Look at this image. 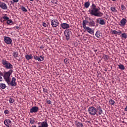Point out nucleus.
Segmentation results:
<instances>
[{"label":"nucleus","instance_id":"48","mask_svg":"<svg viewBox=\"0 0 127 127\" xmlns=\"http://www.w3.org/2000/svg\"><path fill=\"white\" fill-rule=\"evenodd\" d=\"M121 33H122V31H121L120 30H119V31L118 32V34H119V35H120V34H121Z\"/></svg>","mask_w":127,"mask_h":127},{"label":"nucleus","instance_id":"11","mask_svg":"<svg viewBox=\"0 0 127 127\" xmlns=\"http://www.w3.org/2000/svg\"><path fill=\"white\" fill-rule=\"evenodd\" d=\"M38 112V107L36 106L32 107L30 110V113L33 114V113H37Z\"/></svg>","mask_w":127,"mask_h":127},{"label":"nucleus","instance_id":"33","mask_svg":"<svg viewBox=\"0 0 127 127\" xmlns=\"http://www.w3.org/2000/svg\"><path fill=\"white\" fill-rule=\"evenodd\" d=\"M6 23H7V24H12V23H13V22L12 21V20L8 19L7 20Z\"/></svg>","mask_w":127,"mask_h":127},{"label":"nucleus","instance_id":"27","mask_svg":"<svg viewBox=\"0 0 127 127\" xmlns=\"http://www.w3.org/2000/svg\"><path fill=\"white\" fill-rule=\"evenodd\" d=\"M13 56L14 58H17V57H18V53L17 52H14Z\"/></svg>","mask_w":127,"mask_h":127},{"label":"nucleus","instance_id":"24","mask_svg":"<svg viewBox=\"0 0 127 127\" xmlns=\"http://www.w3.org/2000/svg\"><path fill=\"white\" fill-rule=\"evenodd\" d=\"M20 7H21V9L22 10V11H24V12H27V9L25 8V7L22 5H20Z\"/></svg>","mask_w":127,"mask_h":127},{"label":"nucleus","instance_id":"50","mask_svg":"<svg viewBox=\"0 0 127 127\" xmlns=\"http://www.w3.org/2000/svg\"><path fill=\"white\" fill-rule=\"evenodd\" d=\"M40 49H42V48H43V46H41L40 47Z\"/></svg>","mask_w":127,"mask_h":127},{"label":"nucleus","instance_id":"38","mask_svg":"<svg viewBox=\"0 0 127 127\" xmlns=\"http://www.w3.org/2000/svg\"><path fill=\"white\" fill-rule=\"evenodd\" d=\"M4 113L5 115H8L9 114V111L7 110L4 111Z\"/></svg>","mask_w":127,"mask_h":127},{"label":"nucleus","instance_id":"12","mask_svg":"<svg viewBox=\"0 0 127 127\" xmlns=\"http://www.w3.org/2000/svg\"><path fill=\"white\" fill-rule=\"evenodd\" d=\"M34 59L38 60L39 62H41L44 60V57H43L42 56H40V57H38L37 56H34Z\"/></svg>","mask_w":127,"mask_h":127},{"label":"nucleus","instance_id":"49","mask_svg":"<svg viewBox=\"0 0 127 127\" xmlns=\"http://www.w3.org/2000/svg\"><path fill=\"white\" fill-rule=\"evenodd\" d=\"M2 81V77L0 76V82H1Z\"/></svg>","mask_w":127,"mask_h":127},{"label":"nucleus","instance_id":"3","mask_svg":"<svg viewBox=\"0 0 127 127\" xmlns=\"http://www.w3.org/2000/svg\"><path fill=\"white\" fill-rule=\"evenodd\" d=\"M1 62L2 65H4L6 69H10V70H11V69H13V65L6 60H2Z\"/></svg>","mask_w":127,"mask_h":127},{"label":"nucleus","instance_id":"17","mask_svg":"<svg viewBox=\"0 0 127 127\" xmlns=\"http://www.w3.org/2000/svg\"><path fill=\"white\" fill-rule=\"evenodd\" d=\"M127 22V19L126 18H123L121 21H120V25L121 26H125Z\"/></svg>","mask_w":127,"mask_h":127},{"label":"nucleus","instance_id":"14","mask_svg":"<svg viewBox=\"0 0 127 127\" xmlns=\"http://www.w3.org/2000/svg\"><path fill=\"white\" fill-rule=\"evenodd\" d=\"M61 26L63 29H67V28H69V27H70V26L69 25V24L66 23H62L61 24Z\"/></svg>","mask_w":127,"mask_h":127},{"label":"nucleus","instance_id":"31","mask_svg":"<svg viewBox=\"0 0 127 127\" xmlns=\"http://www.w3.org/2000/svg\"><path fill=\"white\" fill-rule=\"evenodd\" d=\"M109 103L110 104V105H115V101H114V100L113 99H110Z\"/></svg>","mask_w":127,"mask_h":127},{"label":"nucleus","instance_id":"4","mask_svg":"<svg viewBox=\"0 0 127 127\" xmlns=\"http://www.w3.org/2000/svg\"><path fill=\"white\" fill-rule=\"evenodd\" d=\"M88 112L90 116H95L97 115V108L93 106H90L88 109Z\"/></svg>","mask_w":127,"mask_h":127},{"label":"nucleus","instance_id":"47","mask_svg":"<svg viewBox=\"0 0 127 127\" xmlns=\"http://www.w3.org/2000/svg\"><path fill=\"white\" fill-rule=\"evenodd\" d=\"M10 2H11V4H14L15 2L13 1V0H12L10 1Z\"/></svg>","mask_w":127,"mask_h":127},{"label":"nucleus","instance_id":"9","mask_svg":"<svg viewBox=\"0 0 127 127\" xmlns=\"http://www.w3.org/2000/svg\"><path fill=\"white\" fill-rule=\"evenodd\" d=\"M38 125H40L38 127H48V123H47V121L43 122H39Z\"/></svg>","mask_w":127,"mask_h":127},{"label":"nucleus","instance_id":"5","mask_svg":"<svg viewBox=\"0 0 127 127\" xmlns=\"http://www.w3.org/2000/svg\"><path fill=\"white\" fill-rule=\"evenodd\" d=\"M64 35L65 36V39L66 40H69L71 35H72V32L70 29H66L64 31Z\"/></svg>","mask_w":127,"mask_h":127},{"label":"nucleus","instance_id":"40","mask_svg":"<svg viewBox=\"0 0 127 127\" xmlns=\"http://www.w3.org/2000/svg\"><path fill=\"white\" fill-rule=\"evenodd\" d=\"M0 22H1L2 23L4 22V20H3V18L2 17H1L0 18Z\"/></svg>","mask_w":127,"mask_h":127},{"label":"nucleus","instance_id":"23","mask_svg":"<svg viewBox=\"0 0 127 127\" xmlns=\"http://www.w3.org/2000/svg\"><path fill=\"white\" fill-rule=\"evenodd\" d=\"M2 18H3L4 21H5L6 20H8V19H9V17H8L7 16H6V14L3 15L2 16Z\"/></svg>","mask_w":127,"mask_h":127},{"label":"nucleus","instance_id":"10","mask_svg":"<svg viewBox=\"0 0 127 127\" xmlns=\"http://www.w3.org/2000/svg\"><path fill=\"white\" fill-rule=\"evenodd\" d=\"M89 21H88V25L89 26H90V27H94L95 26H96V22H95V21L91 19V18H89Z\"/></svg>","mask_w":127,"mask_h":127},{"label":"nucleus","instance_id":"19","mask_svg":"<svg viewBox=\"0 0 127 127\" xmlns=\"http://www.w3.org/2000/svg\"><path fill=\"white\" fill-rule=\"evenodd\" d=\"M87 23H89V21L87 20H84L82 21V26L83 28L87 27V26H86Z\"/></svg>","mask_w":127,"mask_h":127},{"label":"nucleus","instance_id":"36","mask_svg":"<svg viewBox=\"0 0 127 127\" xmlns=\"http://www.w3.org/2000/svg\"><path fill=\"white\" fill-rule=\"evenodd\" d=\"M122 37L126 39L127 38V34L126 33L122 34Z\"/></svg>","mask_w":127,"mask_h":127},{"label":"nucleus","instance_id":"39","mask_svg":"<svg viewBox=\"0 0 127 127\" xmlns=\"http://www.w3.org/2000/svg\"><path fill=\"white\" fill-rule=\"evenodd\" d=\"M113 34H118V31L116 30H113L112 31Z\"/></svg>","mask_w":127,"mask_h":127},{"label":"nucleus","instance_id":"20","mask_svg":"<svg viewBox=\"0 0 127 127\" xmlns=\"http://www.w3.org/2000/svg\"><path fill=\"white\" fill-rule=\"evenodd\" d=\"M75 125L77 127H84V125H83V124L78 121L75 122Z\"/></svg>","mask_w":127,"mask_h":127},{"label":"nucleus","instance_id":"53","mask_svg":"<svg viewBox=\"0 0 127 127\" xmlns=\"http://www.w3.org/2000/svg\"><path fill=\"white\" fill-rule=\"evenodd\" d=\"M30 1H33L34 0H29Z\"/></svg>","mask_w":127,"mask_h":127},{"label":"nucleus","instance_id":"22","mask_svg":"<svg viewBox=\"0 0 127 127\" xmlns=\"http://www.w3.org/2000/svg\"><path fill=\"white\" fill-rule=\"evenodd\" d=\"M25 58L27 60H30V59H32V58H33V57L31 55H26L25 56Z\"/></svg>","mask_w":127,"mask_h":127},{"label":"nucleus","instance_id":"45","mask_svg":"<svg viewBox=\"0 0 127 127\" xmlns=\"http://www.w3.org/2000/svg\"><path fill=\"white\" fill-rule=\"evenodd\" d=\"M13 1H14V2L17 3L19 1V0H13Z\"/></svg>","mask_w":127,"mask_h":127},{"label":"nucleus","instance_id":"29","mask_svg":"<svg viewBox=\"0 0 127 127\" xmlns=\"http://www.w3.org/2000/svg\"><path fill=\"white\" fill-rule=\"evenodd\" d=\"M95 36L96 37H97V38H100L101 37V33L98 31L96 32L95 33Z\"/></svg>","mask_w":127,"mask_h":127},{"label":"nucleus","instance_id":"51","mask_svg":"<svg viewBox=\"0 0 127 127\" xmlns=\"http://www.w3.org/2000/svg\"><path fill=\"white\" fill-rule=\"evenodd\" d=\"M18 28H19V27H18V26H16V29H18Z\"/></svg>","mask_w":127,"mask_h":127},{"label":"nucleus","instance_id":"7","mask_svg":"<svg viewBox=\"0 0 127 127\" xmlns=\"http://www.w3.org/2000/svg\"><path fill=\"white\" fill-rule=\"evenodd\" d=\"M4 42H5V43H6V44H12V40L11 39V38L8 37L4 36Z\"/></svg>","mask_w":127,"mask_h":127},{"label":"nucleus","instance_id":"18","mask_svg":"<svg viewBox=\"0 0 127 127\" xmlns=\"http://www.w3.org/2000/svg\"><path fill=\"white\" fill-rule=\"evenodd\" d=\"M84 29H85L88 33H90V34H92L93 33V31L92 30V28H90L89 27H86L85 28H84Z\"/></svg>","mask_w":127,"mask_h":127},{"label":"nucleus","instance_id":"54","mask_svg":"<svg viewBox=\"0 0 127 127\" xmlns=\"http://www.w3.org/2000/svg\"><path fill=\"white\" fill-rule=\"evenodd\" d=\"M125 99L127 100V96H125Z\"/></svg>","mask_w":127,"mask_h":127},{"label":"nucleus","instance_id":"15","mask_svg":"<svg viewBox=\"0 0 127 127\" xmlns=\"http://www.w3.org/2000/svg\"><path fill=\"white\" fill-rule=\"evenodd\" d=\"M0 7L2 9H7V5L4 2H0Z\"/></svg>","mask_w":127,"mask_h":127},{"label":"nucleus","instance_id":"16","mask_svg":"<svg viewBox=\"0 0 127 127\" xmlns=\"http://www.w3.org/2000/svg\"><path fill=\"white\" fill-rule=\"evenodd\" d=\"M10 124H11V121L9 119H6L4 121V124L6 127H9V126H10Z\"/></svg>","mask_w":127,"mask_h":127},{"label":"nucleus","instance_id":"28","mask_svg":"<svg viewBox=\"0 0 127 127\" xmlns=\"http://www.w3.org/2000/svg\"><path fill=\"white\" fill-rule=\"evenodd\" d=\"M84 6L86 8H88L90 6V2L87 1L84 3Z\"/></svg>","mask_w":127,"mask_h":127},{"label":"nucleus","instance_id":"26","mask_svg":"<svg viewBox=\"0 0 127 127\" xmlns=\"http://www.w3.org/2000/svg\"><path fill=\"white\" fill-rule=\"evenodd\" d=\"M118 66L119 69H121V70H125V66L122 64H119Z\"/></svg>","mask_w":127,"mask_h":127},{"label":"nucleus","instance_id":"37","mask_svg":"<svg viewBox=\"0 0 127 127\" xmlns=\"http://www.w3.org/2000/svg\"><path fill=\"white\" fill-rule=\"evenodd\" d=\"M64 62L65 64H68V63H69V59H65L64 60Z\"/></svg>","mask_w":127,"mask_h":127},{"label":"nucleus","instance_id":"6","mask_svg":"<svg viewBox=\"0 0 127 127\" xmlns=\"http://www.w3.org/2000/svg\"><path fill=\"white\" fill-rule=\"evenodd\" d=\"M16 79L15 77L12 78V80L10 81V79H9V81L6 82L7 84L9 86H12V87H15L16 86Z\"/></svg>","mask_w":127,"mask_h":127},{"label":"nucleus","instance_id":"8","mask_svg":"<svg viewBox=\"0 0 127 127\" xmlns=\"http://www.w3.org/2000/svg\"><path fill=\"white\" fill-rule=\"evenodd\" d=\"M51 23L53 27H57L59 25V21L57 19L52 20Z\"/></svg>","mask_w":127,"mask_h":127},{"label":"nucleus","instance_id":"30","mask_svg":"<svg viewBox=\"0 0 127 127\" xmlns=\"http://www.w3.org/2000/svg\"><path fill=\"white\" fill-rule=\"evenodd\" d=\"M8 101L10 104H13L14 103V99L13 98H9Z\"/></svg>","mask_w":127,"mask_h":127},{"label":"nucleus","instance_id":"2","mask_svg":"<svg viewBox=\"0 0 127 127\" xmlns=\"http://www.w3.org/2000/svg\"><path fill=\"white\" fill-rule=\"evenodd\" d=\"M13 70L10 69L8 71H4L3 72V77L5 82H9V80H11L10 75L12 74Z\"/></svg>","mask_w":127,"mask_h":127},{"label":"nucleus","instance_id":"44","mask_svg":"<svg viewBox=\"0 0 127 127\" xmlns=\"http://www.w3.org/2000/svg\"><path fill=\"white\" fill-rule=\"evenodd\" d=\"M96 22H97V23H99V22H100V18L96 19Z\"/></svg>","mask_w":127,"mask_h":127},{"label":"nucleus","instance_id":"35","mask_svg":"<svg viewBox=\"0 0 127 127\" xmlns=\"http://www.w3.org/2000/svg\"><path fill=\"white\" fill-rule=\"evenodd\" d=\"M30 123L31 125H33L34 123H35V121H34V119H30Z\"/></svg>","mask_w":127,"mask_h":127},{"label":"nucleus","instance_id":"25","mask_svg":"<svg viewBox=\"0 0 127 127\" xmlns=\"http://www.w3.org/2000/svg\"><path fill=\"white\" fill-rule=\"evenodd\" d=\"M0 88H1V89H2V90H3L5 88H6V85L4 83H0Z\"/></svg>","mask_w":127,"mask_h":127},{"label":"nucleus","instance_id":"55","mask_svg":"<svg viewBox=\"0 0 127 127\" xmlns=\"http://www.w3.org/2000/svg\"><path fill=\"white\" fill-rule=\"evenodd\" d=\"M113 1H116V0H112Z\"/></svg>","mask_w":127,"mask_h":127},{"label":"nucleus","instance_id":"34","mask_svg":"<svg viewBox=\"0 0 127 127\" xmlns=\"http://www.w3.org/2000/svg\"><path fill=\"white\" fill-rule=\"evenodd\" d=\"M103 58L104 59V60H105V61H107V60L109 59V56L107 55H104Z\"/></svg>","mask_w":127,"mask_h":127},{"label":"nucleus","instance_id":"32","mask_svg":"<svg viewBox=\"0 0 127 127\" xmlns=\"http://www.w3.org/2000/svg\"><path fill=\"white\" fill-rule=\"evenodd\" d=\"M111 10H112L113 12H116L117 11V10L116 9V7L115 6L111 7Z\"/></svg>","mask_w":127,"mask_h":127},{"label":"nucleus","instance_id":"46","mask_svg":"<svg viewBox=\"0 0 127 127\" xmlns=\"http://www.w3.org/2000/svg\"><path fill=\"white\" fill-rule=\"evenodd\" d=\"M121 9H122V10H124V5H121Z\"/></svg>","mask_w":127,"mask_h":127},{"label":"nucleus","instance_id":"41","mask_svg":"<svg viewBox=\"0 0 127 127\" xmlns=\"http://www.w3.org/2000/svg\"><path fill=\"white\" fill-rule=\"evenodd\" d=\"M47 104H48L49 105H51L52 102H51V100H48V101H47Z\"/></svg>","mask_w":127,"mask_h":127},{"label":"nucleus","instance_id":"43","mask_svg":"<svg viewBox=\"0 0 127 127\" xmlns=\"http://www.w3.org/2000/svg\"><path fill=\"white\" fill-rule=\"evenodd\" d=\"M44 93H47V89L45 88H43Z\"/></svg>","mask_w":127,"mask_h":127},{"label":"nucleus","instance_id":"21","mask_svg":"<svg viewBox=\"0 0 127 127\" xmlns=\"http://www.w3.org/2000/svg\"><path fill=\"white\" fill-rule=\"evenodd\" d=\"M99 24L101 25H105V20L104 19H102V18H99Z\"/></svg>","mask_w":127,"mask_h":127},{"label":"nucleus","instance_id":"1","mask_svg":"<svg viewBox=\"0 0 127 127\" xmlns=\"http://www.w3.org/2000/svg\"><path fill=\"white\" fill-rule=\"evenodd\" d=\"M92 9L89 11V13L91 15H94V16H97L98 17H102L104 15V13L100 11L101 8L99 7H97L96 4L92 3Z\"/></svg>","mask_w":127,"mask_h":127},{"label":"nucleus","instance_id":"42","mask_svg":"<svg viewBox=\"0 0 127 127\" xmlns=\"http://www.w3.org/2000/svg\"><path fill=\"white\" fill-rule=\"evenodd\" d=\"M43 26H44V27H46L47 26V24H46V23H43Z\"/></svg>","mask_w":127,"mask_h":127},{"label":"nucleus","instance_id":"13","mask_svg":"<svg viewBox=\"0 0 127 127\" xmlns=\"http://www.w3.org/2000/svg\"><path fill=\"white\" fill-rule=\"evenodd\" d=\"M96 114H98V115H99L100 116L101 115H102V114H103V110L100 106H98L96 107Z\"/></svg>","mask_w":127,"mask_h":127},{"label":"nucleus","instance_id":"52","mask_svg":"<svg viewBox=\"0 0 127 127\" xmlns=\"http://www.w3.org/2000/svg\"><path fill=\"white\" fill-rule=\"evenodd\" d=\"M32 127H36V126L34 125V126H32Z\"/></svg>","mask_w":127,"mask_h":127}]
</instances>
